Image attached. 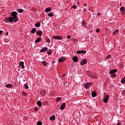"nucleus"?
I'll return each instance as SVG.
<instances>
[{
	"instance_id": "cd10ccee",
	"label": "nucleus",
	"mask_w": 125,
	"mask_h": 125,
	"mask_svg": "<svg viewBox=\"0 0 125 125\" xmlns=\"http://www.w3.org/2000/svg\"><path fill=\"white\" fill-rule=\"evenodd\" d=\"M18 12H19V13H22V12H23V9H19L17 10Z\"/></svg>"
},
{
	"instance_id": "37998d69",
	"label": "nucleus",
	"mask_w": 125,
	"mask_h": 125,
	"mask_svg": "<svg viewBox=\"0 0 125 125\" xmlns=\"http://www.w3.org/2000/svg\"><path fill=\"white\" fill-rule=\"evenodd\" d=\"M85 11H86V9H85V8H83V12H85Z\"/></svg>"
},
{
	"instance_id": "a19ab883",
	"label": "nucleus",
	"mask_w": 125,
	"mask_h": 125,
	"mask_svg": "<svg viewBox=\"0 0 125 125\" xmlns=\"http://www.w3.org/2000/svg\"><path fill=\"white\" fill-rule=\"evenodd\" d=\"M67 39H71V36H70V35H68V36H67Z\"/></svg>"
},
{
	"instance_id": "4be33fe9",
	"label": "nucleus",
	"mask_w": 125,
	"mask_h": 125,
	"mask_svg": "<svg viewBox=\"0 0 125 125\" xmlns=\"http://www.w3.org/2000/svg\"><path fill=\"white\" fill-rule=\"evenodd\" d=\"M42 64L43 66H47V62H46V61H42Z\"/></svg>"
},
{
	"instance_id": "423d86ee",
	"label": "nucleus",
	"mask_w": 125,
	"mask_h": 125,
	"mask_svg": "<svg viewBox=\"0 0 125 125\" xmlns=\"http://www.w3.org/2000/svg\"><path fill=\"white\" fill-rule=\"evenodd\" d=\"M77 54H85L86 51L84 50H78L76 52Z\"/></svg>"
},
{
	"instance_id": "f257e3e1",
	"label": "nucleus",
	"mask_w": 125,
	"mask_h": 125,
	"mask_svg": "<svg viewBox=\"0 0 125 125\" xmlns=\"http://www.w3.org/2000/svg\"><path fill=\"white\" fill-rule=\"evenodd\" d=\"M11 15L12 17V18H13L14 20V23H16L17 21H18L19 19H18V17L17 16V15H18V13H17V12H16V11L12 12L11 14Z\"/></svg>"
},
{
	"instance_id": "2eb2a0df",
	"label": "nucleus",
	"mask_w": 125,
	"mask_h": 125,
	"mask_svg": "<svg viewBox=\"0 0 125 125\" xmlns=\"http://www.w3.org/2000/svg\"><path fill=\"white\" fill-rule=\"evenodd\" d=\"M9 22L10 23H12V22H14V19L12 18V17H10L8 18Z\"/></svg>"
},
{
	"instance_id": "bb28decb",
	"label": "nucleus",
	"mask_w": 125,
	"mask_h": 125,
	"mask_svg": "<svg viewBox=\"0 0 125 125\" xmlns=\"http://www.w3.org/2000/svg\"><path fill=\"white\" fill-rule=\"evenodd\" d=\"M96 95H97L96 92H92V97H95V96H96Z\"/></svg>"
},
{
	"instance_id": "3c124183",
	"label": "nucleus",
	"mask_w": 125,
	"mask_h": 125,
	"mask_svg": "<svg viewBox=\"0 0 125 125\" xmlns=\"http://www.w3.org/2000/svg\"><path fill=\"white\" fill-rule=\"evenodd\" d=\"M104 95H106V93L104 92Z\"/></svg>"
},
{
	"instance_id": "8fccbe9b",
	"label": "nucleus",
	"mask_w": 125,
	"mask_h": 125,
	"mask_svg": "<svg viewBox=\"0 0 125 125\" xmlns=\"http://www.w3.org/2000/svg\"><path fill=\"white\" fill-rule=\"evenodd\" d=\"M5 35H8V32H6V33L5 34Z\"/></svg>"
},
{
	"instance_id": "412c9836",
	"label": "nucleus",
	"mask_w": 125,
	"mask_h": 125,
	"mask_svg": "<svg viewBox=\"0 0 125 125\" xmlns=\"http://www.w3.org/2000/svg\"><path fill=\"white\" fill-rule=\"evenodd\" d=\"M37 104L39 106V107H42V103L40 101H37Z\"/></svg>"
},
{
	"instance_id": "393cba45",
	"label": "nucleus",
	"mask_w": 125,
	"mask_h": 125,
	"mask_svg": "<svg viewBox=\"0 0 125 125\" xmlns=\"http://www.w3.org/2000/svg\"><path fill=\"white\" fill-rule=\"evenodd\" d=\"M47 53L48 55H51L52 52L51 49H49L48 51H47Z\"/></svg>"
},
{
	"instance_id": "5701e85b",
	"label": "nucleus",
	"mask_w": 125,
	"mask_h": 125,
	"mask_svg": "<svg viewBox=\"0 0 125 125\" xmlns=\"http://www.w3.org/2000/svg\"><path fill=\"white\" fill-rule=\"evenodd\" d=\"M41 38H37L36 41H35V43H38V42H41Z\"/></svg>"
},
{
	"instance_id": "09e8293b",
	"label": "nucleus",
	"mask_w": 125,
	"mask_h": 125,
	"mask_svg": "<svg viewBox=\"0 0 125 125\" xmlns=\"http://www.w3.org/2000/svg\"><path fill=\"white\" fill-rule=\"evenodd\" d=\"M86 5H87L86 4H84V6H86Z\"/></svg>"
},
{
	"instance_id": "f03ea898",
	"label": "nucleus",
	"mask_w": 125,
	"mask_h": 125,
	"mask_svg": "<svg viewBox=\"0 0 125 125\" xmlns=\"http://www.w3.org/2000/svg\"><path fill=\"white\" fill-rule=\"evenodd\" d=\"M92 85V83L91 82L86 83L84 84V86L85 88H86V89H87V88H89V87H90V86H91Z\"/></svg>"
},
{
	"instance_id": "20e7f679",
	"label": "nucleus",
	"mask_w": 125,
	"mask_h": 125,
	"mask_svg": "<svg viewBox=\"0 0 125 125\" xmlns=\"http://www.w3.org/2000/svg\"><path fill=\"white\" fill-rule=\"evenodd\" d=\"M66 60V58L65 57H61L58 60L59 63H61V62H64Z\"/></svg>"
},
{
	"instance_id": "9d476101",
	"label": "nucleus",
	"mask_w": 125,
	"mask_h": 125,
	"mask_svg": "<svg viewBox=\"0 0 125 125\" xmlns=\"http://www.w3.org/2000/svg\"><path fill=\"white\" fill-rule=\"evenodd\" d=\"M66 107V104L65 103H63L60 106V110H64L65 109V107Z\"/></svg>"
},
{
	"instance_id": "a878e982",
	"label": "nucleus",
	"mask_w": 125,
	"mask_h": 125,
	"mask_svg": "<svg viewBox=\"0 0 125 125\" xmlns=\"http://www.w3.org/2000/svg\"><path fill=\"white\" fill-rule=\"evenodd\" d=\"M121 83H125V77L124 78H122L121 80Z\"/></svg>"
},
{
	"instance_id": "58836bf2",
	"label": "nucleus",
	"mask_w": 125,
	"mask_h": 125,
	"mask_svg": "<svg viewBox=\"0 0 125 125\" xmlns=\"http://www.w3.org/2000/svg\"><path fill=\"white\" fill-rule=\"evenodd\" d=\"M107 59H109V58H111V56L108 55L107 57H106Z\"/></svg>"
},
{
	"instance_id": "2f4dec72",
	"label": "nucleus",
	"mask_w": 125,
	"mask_h": 125,
	"mask_svg": "<svg viewBox=\"0 0 125 125\" xmlns=\"http://www.w3.org/2000/svg\"><path fill=\"white\" fill-rule=\"evenodd\" d=\"M24 88H25V89H28L29 88V86H28L27 84H25Z\"/></svg>"
},
{
	"instance_id": "7ed1b4c3",
	"label": "nucleus",
	"mask_w": 125,
	"mask_h": 125,
	"mask_svg": "<svg viewBox=\"0 0 125 125\" xmlns=\"http://www.w3.org/2000/svg\"><path fill=\"white\" fill-rule=\"evenodd\" d=\"M52 38L54 39V40H62L63 39L62 36L58 35L53 36Z\"/></svg>"
},
{
	"instance_id": "a211bd4d",
	"label": "nucleus",
	"mask_w": 125,
	"mask_h": 125,
	"mask_svg": "<svg viewBox=\"0 0 125 125\" xmlns=\"http://www.w3.org/2000/svg\"><path fill=\"white\" fill-rule=\"evenodd\" d=\"M51 11V8L48 7L45 9V12H50Z\"/></svg>"
},
{
	"instance_id": "f8f14e48",
	"label": "nucleus",
	"mask_w": 125,
	"mask_h": 125,
	"mask_svg": "<svg viewBox=\"0 0 125 125\" xmlns=\"http://www.w3.org/2000/svg\"><path fill=\"white\" fill-rule=\"evenodd\" d=\"M79 58L77 57L74 56L72 58V60L73 62H75V63H77L78 62Z\"/></svg>"
},
{
	"instance_id": "49530a36",
	"label": "nucleus",
	"mask_w": 125,
	"mask_h": 125,
	"mask_svg": "<svg viewBox=\"0 0 125 125\" xmlns=\"http://www.w3.org/2000/svg\"><path fill=\"white\" fill-rule=\"evenodd\" d=\"M116 125H121V123H117V124Z\"/></svg>"
},
{
	"instance_id": "6ab92c4d",
	"label": "nucleus",
	"mask_w": 125,
	"mask_h": 125,
	"mask_svg": "<svg viewBox=\"0 0 125 125\" xmlns=\"http://www.w3.org/2000/svg\"><path fill=\"white\" fill-rule=\"evenodd\" d=\"M49 120L50 121H54L55 120V115H53L52 116L50 117Z\"/></svg>"
},
{
	"instance_id": "9b49d317",
	"label": "nucleus",
	"mask_w": 125,
	"mask_h": 125,
	"mask_svg": "<svg viewBox=\"0 0 125 125\" xmlns=\"http://www.w3.org/2000/svg\"><path fill=\"white\" fill-rule=\"evenodd\" d=\"M36 34H37L38 36L42 37V30H37L36 31Z\"/></svg>"
},
{
	"instance_id": "4468645a",
	"label": "nucleus",
	"mask_w": 125,
	"mask_h": 125,
	"mask_svg": "<svg viewBox=\"0 0 125 125\" xmlns=\"http://www.w3.org/2000/svg\"><path fill=\"white\" fill-rule=\"evenodd\" d=\"M6 87L9 88H12L13 87V85L10 83H8L5 85Z\"/></svg>"
},
{
	"instance_id": "6e6552de",
	"label": "nucleus",
	"mask_w": 125,
	"mask_h": 125,
	"mask_svg": "<svg viewBox=\"0 0 125 125\" xmlns=\"http://www.w3.org/2000/svg\"><path fill=\"white\" fill-rule=\"evenodd\" d=\"M86 63H87V61H86V59H84L80 62V65L83 66V65H85Z\"/></svg>"
},
{
	"instance_id": "ea45409f",
	"label": "nucleus",
	"mask_w": 125,
	"mask_h": 125,
	"mask_svg": "<svg viewBox=\"0 0 125 125\" xmlns=\"http://www.w3.org/2000/svg\"><path fill=\"white\" fill-rule=\"evenodd\" d=\"M34 110H35V111H38V110H39V109L38 108V107H36L34 108Z\"/></svg>"
},
{
	"instance_id": "c756f323",
	"label": "nucleus",
	"mask_w": 125,
	"mask_h": 125,
	"mask_svg": "<svg viewBox=\"0 0 125 125\" xmlns=\"http://www.w3.org/2000/svg\"><path fill=\"white\" fill-rule=\"evenodd\" d=\"M119 33V29H116L114 32H113V35H117Z\"/></svg>"
},
{
	"instance_id": "e433bc0d",
	"label": "nucleus",
	"mask_w": 125,
	"mask_h": 125,
	"mask_svg": "<svg viewBox=\"0 0 125 125\" xmlns=\"http://www.w3.org/2000/svg\"><path fill=\"white\" fill-rule=\"evenodd\" d=\"M4 21L5 22V23H7V22H8L9 20H8V19H5L4 20Z\"/></svg>"
},
{
	"instance_id": "4c0bfd02",
	"label": "nucleus",
	"mask_w": 125,
	"mask_h": 125,
	"mask_svg": "<svg viewBox=\"0 0 125 125\" xmlns=\"http://www.w3.org/2000/svg\"><path fill=\"white\" fill-rule=\"evenodd\" d=\"M22 94H23V95H24L25 96H26V95H27V93H26V92H24V91L22 92Z\"/></svg>"
},
{
	"instance_id": "c9c22d12",
	"label": "nucleus",
	"mask_w": 125,
	"mask_h": 125,
	"mask_svg": "<svg viewBox=\"0 0 125 125\" xmlns=\"http://www.w3.org/2000/svg\"><path fill=\"white\" fill-rule=\"evenodd\" d=\"M72 8H73L74 9H76L77 8V5H74L72 6Z\"/></svg>"
},
{
	"instance_id": "c03bdc74",
	"label": "nucleus",
	"mask_w": 125,
	"mask_h": 125,
	"mask_svg": "<svg viewBox=\"0 0 125 125\" xmlns=\"http://www.w3.org/2000/svg\"><path fill=\"white\" fill-rule=\"evenodd\" d=\"M97 15H98V16L100 15V13H97Z\"/></svg>"
},
{
	"instance_id": "c85d7f7f",
	"label": "nucleus",
	"mask_w": 125,
	"mask_h": 125,
	"mask_svg": "<svg viewBox=\"0 0 125 125\" xmlns=\"http://www.w3.org/2000/svg\"><path fill=\"white\" fill-rule=\"evenodd\" d=\"M48 16L49 17H52V16H53V13L52 12H50L48 14Z\"/></svg>"
},
{
	"instance_id": "f3484780",
	"label": "nucleus",
	"mask_w": 125,
	"mask_h": 125,
	"mask_svg": "<svg viewBox=\"0 0 125 125\" xmlns=\"http://www.w3.org/2000/svg\"><path fill=\"white\" fill-rule=\"evenodd\" d=\"M36 32H37V28H32L31 31V34H35V33Z\"/></svg>"
},
{
	"instance_id": "a18cd8bd",
	"label": "nucleus",
	"mask_w": 125,
	"mask_h": 125,
	"mask_svg": "<svg viewBox=\"0 0 125 125\" xmlns=\"http://www.w3.org/2000/svg\"><path fill=\"white\" fill-rule=\"evenodd\" d=\"M47 42H50V40H48L47 41Z\"/></svg>"
},
{
	"instance_id": "b1692460",
	"label": "nucleus",
	"mask_w": 125,
	"mask_h": 125,
	"mask_svg": "<svg viewBox=\"0 0 125 125\" xmlns=\"http://www.w3.org/2000/svg\"><path fill=\"white\" fill-rule=\"evenodd\" d=\"M125 8L124 6H122L120 8V11L121 12H125Z\"/></svg>"
},
{
	"instance_id": "de8ad7c7",
	"label": "nucleus",
	"mask_w": 125,
	"mask_h": 125,
	"mask_svg": "<svg viewBox=\"0 0 125 125\" xmlns=\"http://www.w3.org/2000/svg\"><path fill=\"white\" fill-rule=\"evenodd\" d=\"M45 105H47V102H45Z\"/></svg>"
},
{
	"instance_id": "39448f33",
	"label": "nucleus",
	"mask_w": 125,
	"mask_h": 125,
	"mask_svg": "<svg viewBox=\"0 0 125 125\" xmlns=\"http://www.w3.org/2000/svg\"><path fill=\"white\" fill-rule=\"evenodd\" d=\"M109 95H107L103 99L104 103H108V101L109 100Z\"/></svg>"
},
{
	"instance_id": "dca6fc26",
	"label": "nucleus",
	"mask_w": 125,
	"mask_h": 125,
	"mask_svg": "<svg viewBox=\"0 0 125 125\" xmlns=\"http://www.w3.org/2000/svg\"><path fill=\"white\" fill-rule=\"evenodd\" d=\"M35 27L36 28H39V27H41V21L38 22L37 23L35 24Z\"/></svg>"
},
{
	"instance_id": "72a5a7b5",
	"label": "nucleus",
	"mask_w": 125,
	"mask_h": 125,
	"mask_svg": "<svg viewBox=\"0 0 125 125\" xmlns=\"http://www.w3.org/2000/svg\"><path fill=\"white\" fill-rule=\"evenodd\" d=\"M111 77H112V78H116V77H117V75H116V74H112V75H111Z\"/></svg>"
},
{
	"instance_id": "79ce46f5",
	"label": "nucleus",
	"mask_w": 125,
	"mask_h": 125,
	"mask_svg": "<svg viewBox=\"0 0 125 125\" xmlns=\"http://www.w3.org/2000/svg\"><path fill=\"white\" fill-rule=\"evenodd\" d=\"M3 33L2 30H0V35H2Z\"/></svg>"
},
{
	"instance_id": "0eeeda50",
	"label": "nucleus",
	"mask_w": 125,
	"mask_h": 125,
	"mask_svg": "<svg viewBox=\"0 0 125 125\" xmlns=\"http://www.w3.org/2000/svg\"><path fill=\"white\" fill-rule=\"evenodd\" d=\"M81 24L82 26H83L84 28H86V27H87V23H86V22H85V21L84 20L82 21Z\"/></svg>"
},
{
	"instance_id": "f704fd0d",
	"label": "nucleus",
	"mask_w": 125,
	"mask_h": 125,
	"mask_svg": "<svg viewBox=\"0 0 125 125\" xmlns=\"http://www.w3.org/2000/svg\"><path fill=\"white\" fill-rule=\"evenodd\" d=\"M96 33H99V32H100V29H99V28H97L96 30Z\"/></svg>"
},
{
	"instance_id": "1a4fd4ad",
	"label": "nucleus",
	"mask_w": 125,
	"mask_h": 125,
	"mask_svg": "<svg viewBox=\"0 0 125 125\" xmlns=\"http://www.w3.org/2000/svg\"><path fill=\"white\" fill-rule=\"evenodd\" d=\"M47 49H48V48L46 47H43L42 49H41L40 50V52L42 53V52H45V51H47Z\"/></svg>"
},
{
	"instance_id": "aec40b11",
	"label": "nucleus",
	"mask_w": 125,
	"mask_h": 125,
	"mask_svg": "<svg viewBox=\"0 0 125 125\" xmlns=\"http://www.w3.org/2000/svg\"><path fill=\"white\" fill-rule=\"evenodd\" d=\"M117 73V69H112L110 71V74H115Z\"/></svg>"
},
{
	"instance_id": "7c9ffc66",
	"label": "nucleus",
	"mask_w": 125,
	"mask_h": 125,
	"mask_svg": "<svg viewBox=\"0 0 125 125\" xmlns=\"http://www.w3.org/2000/svg\"><path fill=\"white\" fill-rule=\"evenodd\" d=\"M42 121H38L37 123V125H42Z\"/></svg>"
},
{
	"instance_id": "ddd939ff",
	"label": "nucleus",
	"mask_w": 125,
	"mask_h": 125,
	"mask_svg": "<svg viewBox=\"0 0 125 125\" xmlns=\"http://www.w3.org/2000/svg\"><path fill=\"white\" fill-rule=\"evenodd\" d=\"M19 64H20L19 67L21 66V69H24L25 68V66H24V62H20Z\"/></svg>"
},
{
	"instance_id": "473e14b6",
	"label": "nucleus",
	"mask_w": 125,
	"mask_h": 125,
	"mask_svg": "<svg viewBox=\"0 0 125 125\" xmlns=\"http://www.w3.org/2000/svg\"><path fill=\"white\" fill-rule=\"evenodd\" d=\"M60 100H61V98H60V97L57 98V99H56L57 102L60 101Z\"/></svg>"
}]
</instances>
